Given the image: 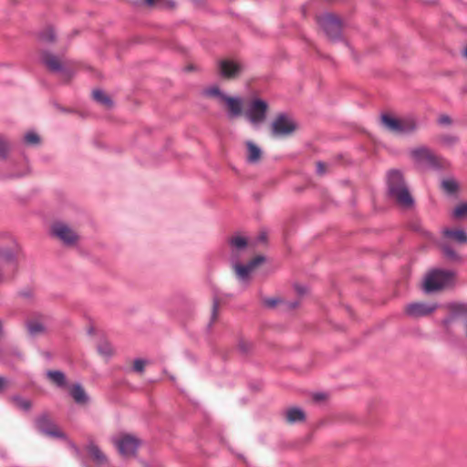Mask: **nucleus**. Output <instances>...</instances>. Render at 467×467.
Listing matches in <instances>:
<instances>
[{"label": "nucleus", "instance_id": "26", "mask_svg": "<svg viewBox=\"0 0 467 467\" xmlns=\"http://www.w3.org/2000/svg\"><path fill=\"white\" fill-rule=\"evenodd\" d=\"M92 97L98 103L104 105L109 109L113 106L112 99L101 89L93 90Z\"/></svg>", "mask_w": 467, "mask_h": 467}, {"label": "nucleus", "instance_id": "21", "mask_svg": "<svg viewBox=\"0 0 467 467\" xmlns=\"http://www.w3.org/2000/svg\"><path fill=\"white\" fill-rule=\"evenodd\" d=\"M400 119L393 118L392 116H390L389 114L381 115V122H382L383 126L385 127V129L388 130L389 131L398 134V135H399V131H400Z\"/></svg>", "mask_w": 467, "mask_h": 467}, {"label": "nucleus", "instance_id": "52", "mask_svg": "<svg viewBox=\"0 0 467 467\" xmlns=\"http://www.w3.org/2000/svg\"><path fill=\"white\" fill-rule=\"evenodd\" d=\"M5 280V276H4V274H3V271L0 269V284H2Z\"/></svg>", "mask_w": 467, "mask_h": 467}, {"label": "nucleus", "instance_id": "10", "mask_svg": "<svg viewBox=\"0 0 467 467\" xmlns=\"http://www.w3.org/2000/svg\"><path fill=\"white\" fill-rule=\"evenodd\" d=\"M35 426L39 432L46 436L61 440L67 438L66 434L59 430L47 412L41 413L35 419Z\"/></svg>", "mask_w": 467, "mask_h": 467}, {"label": "nucleus", "instance_id": "37", "mask_svg": "<svg viewBox=\"0 0 467 467\" xmlns=\"http://www.w3.org/2000/svg\"><path fill=\"white\" fill-rule=\"evenodd\" d=\"M238 349L243 354H247L252 349V343L244 339H241L238 343Z\"/></svg>", "mask_w": 467, "mask_h": 467}, {"label": "nucleus", "instance_id": "12", "mask_svg": "<svg viewBox=\"0 0 467 467\" xmlns=\"http://www.w3.org/2000/svg\"><path fill=\"white\" fill-rule=\"evenodd\" d=\"M438 308L437 304H426L422 302H414L406 306L405 313L412 318L427 317Z\"/></svg>", "mask_w": 467, "mask_h": 467}, {"label": "nucleus", "instance_id": "41", "mask_svg": "<svg viewBox=\"0 0 467 467\" xmlns=\"http://www.w3.org/2000/svg\"><path fill=\"white\" fill-rule=\"evenodd\" d=\"M218 308H219V302L217 299H214L213 303L212 317H211V322H210L209 326H211L212 323L216 319Z\"/></svg>", "mask_w": 467, "mask_h": 467}, {"label": "nucleus", "instance_id": "28", "mask_svg": "<svg viewBox=\"0 0 467 467\" xmlns=\"http://www.w3.org/2000/svg\"><path fill=\"white\" fill-rule=\"evenodd\" d=\"M26 325L28 333L33 337H35L38 334H42L46 330L45 326L42 323L36 321V320H29L26 322Z\"/></svg>", "mask_w": 467, "mask_h": 467}, {"label": "nucleus", "instance_id": "11", "mask_svg": "<svg viewBox=\"0 0 467 467\" xmlns=\"http://www.w3.org/2000/svg\"><path fill=\"white\" fill-rule=\"evenodd\" d=\"M265 261V257L263 255H257L247 265H242L238 262L237 256L232 259V265L235 271L237 278L242 282H248L250 277V273L257 267L259 265L263 264Z\"/></svg>", "mask_w": 467, "mask_h": 467}, {"label": "nucleus", "instance_id": "22", "mask_svg": "<svg viewBox=\"0 0 467 467\" xmlns=\"http://www.w3.org/2000/svg\"><path fill=\"white\" fill-rule=\"evenodd\" d=\"M285 420L291 424L302 422L306 420V414L304 410L299 408H290L285 412Z\"/></svg>", "mask_w": 467, "mask_h": 467}, {"label": "nucleus", "instance_id": "34", "mask_svg": "<svg viewBox=\"0 0 467 467\" xmlns=\"http://www.w3.org/2000/svg\"><path fill=\"white\" fill-rule=\"evenodd\" d=\"M452 216L455 219H462L467 217V202H461L458 204L452 212Z\"/></svg>", "mask_w": 467, "mask_h": 467}, {"label": "nucleus", "instance_id": "20", "mask_svg": "<svg viewBox=\"0 0 467 467\" xmlns=\"http://www.w3.org/2000/svg\"><path fill=\"white\" fill-rule=\"evenodd\" d=\"M87 450L96 464L104 465L108 462L107 456L95 443L89 442V444L87 447Z\"/></svg>", "mask_w": 467, "mask_h": 467}, {"label": "nucleus", "instance_id": "31", "mask_svg": "<svg viewBox=\"0 0 467 467\" xmlns=\"http://www.w3.org/2000/svg\"><path fill=\"white\" fill-rule=\"evenodd\" d=\"M24 141L27 145L36 146L40 144L41 139L35 131H28L24 136Z\"/></svg>", "mask_w": 467, "mask_h": 467}, {"label": "nucleus", "instance_id": "38", "mask_svg": "<svg viewBox=\"0 0 467 467\" xmlns=\"http://www.w3.org/2000/svg\"><path fill=\"white\" fill-rule=\"evenodd\" d=\"M145 365H146V361L144 359L137 358L134 360L133 369L136 372L141 373L144 371Z\"/></svg>", "mask_w": 467, "mask_h": 467}, {"label": "nucleus", "instance_id": "5", "mask_svg": "<svg viewBox=\"0 0 467 467\" xmlns=\"http://www.w3.org/2000/svg\"><path fill=\"white\" fill-rule=\"evenodd\" d=\"M446 308L449 311V315L441 321L445 332L450 334L451 332V325L454 320L462 317L463 318V334L467 339V303L451 302L447 304Z\"/></svg>", "mask_w": 467, "mask_h": 467}, {"label": "nucleus", "instance_id": "25", "mask_svg": "<svg viewBox=\"0 0 467 467\" xmlns=\"http://www.w3.org/2000/svg\"><path fill=\"white\" fill-rule=\"evenodd\" d=\"M20 254H22V249L18 245H16V250L0 247V259L7 262H15L16 260V256Z\"/></svg>", "mask_w": 467, "mask_h": 467}, {"label": "nucleus", "instance_id": "40", "mask_svg": "<svg viewBox=\"0 0 467 467\" xmlns=\"http://www.w3.org/2000/svg\"><path fill=\"white\" fill-rule=\"evenodd\" d=\"M279 302L280 299L277 297L265 298L263 300L264 305L269 308H274Z\"/></svg>", "mask_w": 467, "mask_h": 467}, {"label": "nucleus", "instance_id": "35", "mask_svg": "<svg viewBox=\"0 0 467 467\" xmlns=\"http://www.w3.org/2000/svg\"><path fill=\"white\" fill-rule=\"evenodd\" d=\"M98 351L100 355L105 357H110L112 355V347L108 341H102L100 342L98 347Z\"/></svg>", "mask_w": 467, "mask_h": 467}, {"label": "nucleus", "instance_id": "6", "mask_svg": "<svg viewBox=\"0 0 467 467\" xmlns=\"http://www.w3.org/2000/svg\"><path fill=\"white\" fill-rule=\"evenodd\" d=\"M111 441L123 457L134 456L140 444L138 438L128 433H119L112 437Z\"/></svg>", "mask_w": 467, "mask_h": 467}, {"label": "nucleus", "instance_id": "3", "mask_svg": "<svg viewBox=\"0 0 467 467\" xmlns=\"http://www.w3.org/2000/svg\"><path fill=\"white\" fill-rule=\"evenodd\" d=\"M456 273L453 270L433 269L425 278L424 290L427 293L443 289L454 283Z\"/></svg>", "mask_w": 467, "mask_h": 467}, {"label": "nucleus", "instance_id": "4", "mask_svg": "<svg viewBox=\"0 0 467 467\" xmlns=\"http://www.w3.org/2000/svg\"><path fill=\"white\" fill-rule=\"evenodd\" d=\"M410 156L415 164L422 170H441L443 165L441 158L436 156L431 149L421 146L410 150Z\"/></svg>", "mask_w": 467, "mask_h": 467}, {"label": "nucleus", "instance_id": "17", "mask_svg": "<svg viewBox=\"0 0 467 467\" xmlns=\"http://www.w3.org/2000/svg\"><path fill=\"white\" fill-rule=\"evenodd\" d=\"M400 131L399 135L411 134L418 129V122L415 117L408 116L400 119Z\"/></svg>", "mask_w": 467, "mask_h": 467}, {"label": "nucleus", "instance_id": "15", "mask_svg": "<svg viewBox=\"0 0 467 467\" xmlns=\"http://www.w3.org/2000/svg\"><path fill=\"white\" fill-rule=\"evenodd\" d=\"M223 101L228 108V118L234 119L242 115L243 113V100L238 97L225 96Z\"/></svg>", "mask_w": 467, "mask_h": 467}, {"label": "nucleus", "instance_id": "33", "mask_svg": "<svg viewBox=\"0 0 467 467\" xmlns=\"http://www.w3.org/2000/svg\"><path fill=\"white\" fill-rule=\"evenodd\" d=\"M146 4L150 6H158L162 8H171L174 6L172 0H145Z\"/></svg>", "mask_w": 467, "mask_h": 467}, {"label": "nucleus", "instance_id": "7", "mask_svg": "<svg viewBox=\"0 0 467 467\" xmlns=\"http://www.w3.org/2000/svg\"><path fill=\"white\" fill-rule=\"evenodd\" d=\"M297 129L296 122L285 113L278 114L271 124V134L275 138L287 137Z\"/></svg>", "mask_w": 467, "mask_h": 467}, {"label": "nucleus", "instance_id": "45", "mask_svg": "<svg viewBox=\"0 0 467 467\" xmlns=\"http://www.w3.org/2000/svg\"><path fill=\"white\" fill-rule=\"evenodd\" d=\"M317 172L320 175H323L326 172V165L325 163L318 161L317 163Z\"/></svg>", "mask_w": 467, "mask_h": 467}, {"label": "nucleus", "instance_id": "1", "mask_svg": "<svg viewBox=\"0 0 467 467\" xmlns=\"http://www.w3.org/2000/svg\"><path fill=\"white\" fill-rule=\"evenodd\" d=\"M387 194L391 201L401 208L410 209L414 206V199L410 192L402 172L399 170H391L388 172Z\"/></svg>", "mask_w": 467, "mask_h": 467}, {"label": "nucleus", "instance_id": "8", "mask_svg": "<svg viewBox=\"0 0 467 467\" xmlns=\"http://www.w3.org/2000/svg\"><path fill=\"white\" fill-rule=\"evenodd\" d=\"M317 22L330 40L340 39L342 23L338 17L332 14H325L318 17Z\"/></svg>", "mask_w": 467, "mask_h": 467}, {"label": "nucleus", "instance_id": "36", "mask_svg": "<svg viewBox=\"0 0 467 467\" xmlns=\"http://www.w3.org/2000/svg\"><path fill=\"white\" fill-rule=\"evenodd\" d=\"M204 95L206 96H209V97H216L218 98L219 99H221L223 101V98L226 96L224 93H223L221 91V89L214 86V87H211V88H206L204 91H203Z\"/></svg>", "mask_w": 467, "mask_h": 467}, {"label": "nucleus", "instance_id": "48", "mask_svg": "<svg viewBox=\"0 0 467 467\" xmlns=\"http://www.w3.org/2000/svg\"><path fill=\"white\" fill-rule=\"evenodd\" d=\"M324 399H325V394H323V393H316L314 395V400L317 401L322 400Z\"/></svg>", "mask_w": 467, "mask_h": 467}, {"label": "nucleus", "instance_id": "32", "mask_svg": "<svg viewBox=\"0 0 467 467\" xmlns=\"http://www.w3.org/2000/svg\"><path fill=\"white\" fill-rule=\"evenodd\" d=\"M39 39L46 43H53L56 40V34L52 27H47L39 33Z\"/></svg>", "mask_w": 467, "mask_h": 467}, {"label": "nucleus", "instance_id": "50", "mask_svg": "<svg viewBox=\"0 0 467 467\" xmlns=\"http://www.w3.org/2000/svg\"><path fill=\"white\" fill-rule=\"evenodd\" d=\"M266 239V234L265 233H261L258 236V241L259 242H264L265 240Z\"/></svg>", "mask_w": 467, "mask_h": 467}, {"label": "nucleus", "instance_id": "19", "mask_svg": "<svg viewBox=\"0 0 467 467\" xmlns=\"http://www.w3.org/2000/svg\"><path fill=\"white\" fill-rule=\"evenodd\" d=\"M46 376L57 388L65 389L67 386L66 374L61 370H47Z\"/></svg>", "mask_w": 467, "mask_h": 467}, {"label": "nucleus", "instance_id": "49", "mask_svg": "<svg viewBox=\"0 0 467 467\" xmlns=\"http://www.w3.org/2000/svg\"><path fill=\"white\" fill-rule=\"evenodd\" d=\"M296 289L297 293L300 294V295H303V294H305L306 292V287L301 286V285H296Z\"/></svg>", "mask_w": 467, "mask_h": 467}, {"label": "nucleus", "instance_id": "44", "mask_svg": "<svg viewBox=\"0 0 467 467\" xmlns=\"http://www.w3.org/2000/svg\"><path fill=\"white\" fill-rule=\"evenodd\" d=\"M24 175H25L24 171H12V172L3 174V177L12 179V178H18V177H21Z\"/></svg>", "mask_w": 467, "mask_h": 467}, {"label": "nucleus", "instance_id": "39", "mask_svg": "<svg viewBox=\"0 0 467 467\" xmlns=\"http://www.w3.org/2000/svg\"><path fill=\"white\" fill-rule=\"evenodd\" d=\"M7 142L0 137V158L5 159L7 156Z\"/></svg>", "mask_w": 467, "mask_h": 467}, {"label": "nucleus", "instance_id": "14", "mask_svg": "<svg viewBox=\"0 0 467 467\" xmlns=\"http://www.w3.org/2000/svg\"><path fill=\"white\" fill-rule=\"evenodd\" d=\"M220 75L224 78H235L243 70V67L233 60L223 59L218 64Z\"/></svg>", "mask_w": 467, "mask_h": 467}, {"label": "nucleus", "instance_id": "16", "mask_svg": "<svg viewBox=\"0 0 467 467\" xmlns=\"http://www.w3.org/2000/svg\"><path fill=\"white\" fill-rule=\"evenodd\" d=\"M41 62L50 70L53 72H63L64 67L62 63L60 62L59 58L55 56L54 54L44 51L41 54Z\"/></svg>", "mask_w": 467, "mask_h": 467}, {"label": "nucleus", "instance_id": "29", "mask_svg": "<svg viewBox=\"0 0 467 467\" xmlns=\"http://www.w3.org/2000/svg\"><path fill=\"white\" fill-rule=\"evenodd\" d=\"M10 400L21 410L29 411L32 408V402L19 395L12 396Z\"/></svg>", "mask_w": 467, "mask_h": 467}, {"label": "nucleus", "instance_id": "23", "mask_svg": "<svg viewBox=\"0 0 467 467\" xmlns=\"http://www.w3.org/2000/svg\"><path fill=\"white\" fill-rule=\"evenodd\" d=\"M247 147V161L249 163H257L262 156V150L261 149L254 144L253 141H247L246 142Z\"/></svg>", "mask_w": 467, "mask_h": 467}, {"label": "nucleus", "instance_id": "24", "mask_svg": "<svg viewBox=\"0 0 467 467\" xmlns=\"http://www.w3.org/2000/svg\"><path fill=\"white\" fill-rule=\"evenodd\" d=\"M228 243L233 249V258L237 256V254H234L235 252L244 250L247 247L246 238L239 235L231 237Z\"/></svg>", "mask_w": 467, "mask_h": 467}, {"label": "nucleus", "instance_id": "27", "mask_svg": "<svg viewBox=\"0 0 467 467\" xmlns=\"http://www.w3.org/2000/svg\"><path fill=\"white\" fill-rule=\"evenodd\" d=\"M8 356H13L19 359L22 358V354L17 347L10 346L4 348L0 346V359L6 361Z\"/></svg>", "mask_w": 467, "mask_h": 467}, {"label": "nucleus", "instance_id": "51", "mask_svg": "<svg viewBox=\"0 0 467 467\" xmlns=\"http://www.w3.org/2000/svg\"><path fill=\"white\" fill-rule=\"evenodd\" d=\"M297 306H298V302L297 301L289 303V307L290 308H296Z\"/></svg>", "mask_w": 467, "mask_h": 467}, {"label": "nucleus", "instance_id": "2", "mask_svg": "<svg viewBox=\"0 0 467 467\" xmlns=\"http://www.w3.org/2000/svg\"><path fill=\"white\" fill-rule=\"evenodd\" d=\"M441 235L442 240L438 245L443 257L450 262L462 263V258L452 247L451 243L458 245L467 244V233L462 229L444 228L441 231Z\"/></svg>", "mask_w": 467, "mask_h": 467}, {"label": "nucleus", "instance_id": "30", "mask_svg": "<svg viewBox=\"0 0 467 467\" xmlns=\"http://www.w3.org/2000/svg\"><path fill=\"white\" fill-rule=\"evenodd\" d=\"M442 189L449 194H453L458 190V183L453 179H445L441 182Z\"/></svg>", "mask_w": 467, "mask_h": 467}, {"label": "nucleus", "instance_id": "42", "mask_svg": "<svg viewBox=\"0 0 467 467\" xmlns=\"http://www.w3.org/2000/svg\"><path fill=\"white\" fill-rule=\"evenodd\" d=\"M451 119L448 115H441L438 119V123L442 126H448L451 124Z\"/></svg>", "mask_w": 467, "mask_h": 467}, {"label": "nucleus", "instance_id": "13", "mask_svg": "<svg viewBox=\"0 0 467 467\" xmlns=\"http://www.w3.org/2000/svg\"><path fill=\"white\" fill-rule=\"evenodd\" d=\"M53 234L67 245L74 244L78 241L77 234L67 225L57 223L52 227Z\"/></svg>", "mask_w": 467, "mask_h": 467}, {"label": "nucleus", "instance_id": "9", "mask_svg": "<svg viewBox=\"0 0 467 467\" xmlns=\"http://www.w3.org/2000/svg\"><path fill=\"white\" fill-rule=\"evenodd\" d=\"M267 111L268 103L261 99H254L250 103L244 116L253 126L256 127L265 120Z\"/></svg>", "mask_w": 467, "mask_h": 467}, {"label": "nucleus", "instance_id": "18", "mask_svg": "<svg viewBox=\"0 0 467 467\" xmlns=\"http://www.w3.org/2000/svg\"><path fill=\"white\" fill-rule=\"evenodd\" d=\"M69 394L77 404L84 405L89 401L88 395L79 383H76L71 387Z\"/></svg>", "mask_w": 467, "mask_h": 467}, {"label": "nucleus", "instance_id": "43", "mask_svg": "<svg viewBox=\"0 0 467 467\" xmlns=\"http://www.w3.org/2000/svg\"><path fill=\"white\" fill-rule=\"evenodd\" d=\"M441 141L447 145H452L458 141L456 136L447 135L441 138Z\"/></svg>", "mask_w": 467, "mask_h": 467}, {"label": "nucleus", "instance_id": "53", "mask_svg": "<svg viewBox=\"0 0 467 467\" xmlns=\"http://www.w3.org/2000/svg\"><path fill=\"white\" fill-rule=\"evenodd\" d=\"M463 55L465 57H467V47L463 49Z\"/></svg>", "mask_w": 467, "mask_h": 467}, {"label": "nucleus", "instance_id": "47", "mask_svg": "<svg viewBox=\"0 0 467 467\" xmlns=\"http://www.w3.org/2000/svg\"><path fill=\"white\" fill-rule=\"evenodd\" d=\"M7 380L5 378L0 376V392L5 389L6 386Z\"/></svg>", "mask_w": 467, "mask_h": 467}, {"label": "nucleus", "instance_id": "46", "mask_svg": "<svg viewBox=\"0 0 467 467\" xmlns=\"http://www.w3.org/2000/svg\"><path fill=\"white\" fill-rule=\"evenodd\" d=\"M19 296L25 298H30L32 296V292L30 290L20 291Z\"/></svg>", "mask_w": 467, "mask_h": 467}]
</instances>
